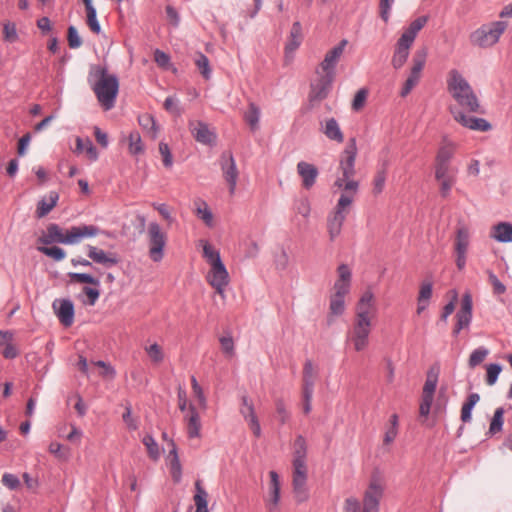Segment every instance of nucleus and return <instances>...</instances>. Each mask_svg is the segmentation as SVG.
<instances>
[{"label": "nucleus", "instance_id": "1", "mask_svg": "<svg viewBox=\"0 0 512 512\" xmlns=\"http://www.w3.org/2000/svg\"><path fill=\"white\" fill-rule=\"evenodd\" d=\"M356 147L354 144L347 146L341 155L338 173L333 187L342 191L336 206L327 218V231L330 241H334L342 231L343 224L354 202L359 183L355 176Z\"/></svg>", "mask_w": 512, "mask_h": 512}, {"label": "nucleus", "instance_id": "2", "mask_svg": "<svg viewBox=\"0 0 512 512\" xmlns=\"http://www.w3.org/2000/svg\"><path fill=\"white\" fill-rule=\"evenodd\" d=\"M447 90L457 105H451L449 111L453 119L461 126L473 130L486 132L491 124L483 118L471 114H482L484 111L473 88L465 77L456 69L447 74Z\"/></svg>", "mask_w": 512, "mask_h": 512}, {"label": "nucleus", "instance_id": "3", "mask_svg": "<svg viewBox=\"0 0 512 512\" xmlns=\"http://www.w3.org/2000/svg\"><path fill=\"white\" fill-rule=\"evenodd\" d=\"M89 82L101 107L105 111L111 110L119 90L117 76L109 73L105 66L94 65L89 72Z\"/></svg>", "mask_w": 512, "mask_h": 512}, {"label": "nucleus", "instance_id": "4", "mask_svg": "<svg viewBox=\"0 0 512 512\" xmlns=\"http://www.w3.org/2000/svg\"><path fill=\"white\" fill-rule=\"evenodd\" d=\"M100 233V228L94 225L72 226L65 232L57 224H50L45 235L39 238V242L45 245L61 243L75 245L85 238L95 237Z\"/></svg>", "mask_w": 512, "mask_h": 512}, {"label": "nucleus", "instance_id": "5", "mask_svg": "<svg viewBox=\"0 0 512 512\" xmlns=\"http://www.w3.org/2000/svg\"><path fill=\"white\" fill-rule=\"evenodd\" d=\"M198 243L203 249V257L210 266L206 281L215 289L217 294L224 297L225 288L228 286L230 278L221 260L220 253L206 240H199Z\"/></svg>", "mask_w": 512, "mask_h": 512}, {"label": "nucleus", "instance_id": "6", "mask_svg": "<svg viewBox=\"0 0 512 512\" xmlns=\"http://www.w3.org/2000/svg\"><path fill=\"white\" fill-rule=\"evenodd\" d=\"M385 491V482L382 478H371L364 492L363 502L350 497L345 500L343 512H379V504Z\"/></svg>", "mask_w": 512, "mask_h": 512}, {"label": "nucleus", "instance_id": "7", "mask_svg": "<svg viewBox=\"0 0 512 512\" xmlns=\"http://www.w3.org/2000/svg\"><path fill=\"white\" fill-rule=\"evenodd\" d=\"M429 17L424 15L413 20L407 28H405L397 40L395 45L394 54L392 57V66L395 69H400L407 61L410 48L412 47L417 34L427 24Z\"/></svg>", "mask_w": 512, "mask_h": 512}, {"label": "nucleus", "instance_id": "8", "mask_svg": "<svg viewBox=\"0 0 512 512\" xmlns=\"http://www.w3.org/2000/svg\"><path fill=\"white\" fill-rule=\"evenodd\" d=\"M506 29L507 23L504 21L484 24L470 34V43L479 48H491L499 42Z\"/></svg>", "mask_w": 512, "mask_h": 512}, {"label": "nucleus", "instance_id": "9", "mask_svg": "<svg viewBox=\"0 0 512 512\" xmlns=\"http://www.w3.org/2000/svg\"><path fill=\"white\" fill-rule=\"evenodd\" d=\"M146 242L149 258L155 263L162 261L167 244V234L157 222L148 224Z\"/></svg>", "mask_w": 512, "mask_h": 512}, {"label": "nucleus", "instance_id": "10", "mask_svg": "<svg viewBox=\"0 0 512 512\" xmlns=\"http://www.w3.org/2000/svg\"><path fill=\"white\" fill-rule=\"evenodd\" d=\"M378 308L374 292L369 287L359 297L355 305V314L353 321L368 323L374 325Z\"/></svg>", "mask_w": 512, "mask_h": 512}, {"label": "nucleus", "instance_id": "11", "mask_svg": "<svg viewBox=\"0 0 512 512\" xmlns=\"http://www.w3.org/2000/svg\"><path fill=\"white\" fill-rule=\"evenodd\" d=\"M372 329V324L352 322L351 329L347 333V342L352 345L355 352L360 353L368 349Z\"/></svg>", "mask_w": 512, "mask_h": 512}, {"label": "nucleus", "instance_id": "12", "mask_svg": "<svg viewBox=\"0 0 512 512\" xmlns=\"http://www.w3.org/2000/svg\"><path fill=\"white\" fill-rule=\"evenodd\" d=\"M308 468L306 461L293 460L292 484L295 498L298 502L307 500Z\"/></svg>", "mask_w": 512, "mask_h": 512}, {"label": "nucleus", "instance_id": "13", "mask_svg": "<svg viewBox=\"0 0 512 512\" xmlns=\"http://www.w3.org/2000/svg\"><path fill=\"white\" fill-rule=\"evenodd\" d=\"M426 58L427 50L425 48L416 51V53L414 54L410 74L400 92V95L402 97H406L412 91V89L418 84L421 77V71L423 70L426 63Z\"/></svg>", "mask_w": 512, "mask_h": 512}, {"label": "nucleus", "instance_id": "14", "mask_svg": "<svg viewBox=\"0 0 512 512\" xmlns=\"http://www.w3.org/2000/svg\"><path fill=\"white\" fill-rule=\"evenodd\" d=\"M222 176L228 185L230 195H234L239 179V170L231 152H224L220 157Z\"/></svg>", "mask_w": 512, "mask_h": 512}, {"label": "nucleus", "instance_id": "15", "mask_svg": "<svg viewBox=\"0 0 512 512\" xmlns=\"http://www.w3.org/2000/svg\"><path fill=\"white\" fill-rule=\"evenodd\" d=\"M470 243V230L465 225H460L456 231L454 241V250L456 254V266L459 270H463L466 265V255Z\"/></svg>", "mask_w": 512, "mask_h": 512}, {"label": "nucleus", "instance_id": "16", "mask_svg": "<svg viewBox=\"0 0 512 512\" xmlns=\"http://www.w3.org/2000/svg\"><path fill=\"white\" fill-rule=\"evenodd\" d=\"M348 41L346 39L341 40L336 46L330 49L320 63L318 71L335 77V67L340 60Z\"/></svg>", "mask_w": 512, "mask_h": 512}, {"label": "nucleus", "instance_id": "17", "mask_svg": "<svg viewBox=\"0 0 512 512\" xmlns=\"http://www.w3.org/2000/svg\"><path fill=\"white\" fill-rule=\"evenodd\" d=\"M352 272L346 264H341L337 268V279L332 287V295L346 297L351 288Z\"/></svg>", "mask_w": 512, "mask_h": 512}, {"label": "nucleus", "instance_id": "18", "mask_svg": "<svg viewBox=\"0 0 512 512\" xmlns=\"http://www.w3.org/2000/svg\"><path fill=\"white\" fill-rule=\"evenodd\" d=\"M318 79L312 85L310 98L312 101H321L327 97L330 92L332 83L335 79L334 76L322 73L317 70Z\"/></svg>", "mask_w": 512, "mask_h": 512}, {"label": "nucleus", "instance_id": "19", "mask_svg": "<svg viewBox=\"0 0 512 512\" xmlns=\"http://www.w3.org/2000/svg\"><path fill=\"white\" fill-rule=\"evenodd\" d=\"M269 477L268 495L265 501L268 512H275L280 501V480L275 471H270Z\"/></svg>", "mask_w": 512, "mask_h": 512}, {"label": "nucleus", "instance_id": "20", "mask_svg": "<svg viewBox=\"0 0 512 512\" xmlns=\"http://www.w3.org/2000/svg\"><path fill=\"white\" fill-rule=\"evenodd\" d=\"M53 308L56 311V315L65 327L72 325L74 320V305L69 299L55 300Z\"/></svg>", "mask_w": 512, "mask_h": 512}, {"label": "nucleus", "instance_id": "21", "mask_svg": "<svg viewBox=\"0 0 512 512\" xmlns=\"http://www.w3.org/2000/svg\"><path fill=\"white\" fill-rule=\"evenodd\" d=\"M186 423L187 435L189 438H199L201 436L200 415L193 404H189L188 412L184 417Z\"/></svg>", "mask_w": 512, "mask_h": 512}, {"label": "nucleus", "instance_id": "22", "mask_svg": "<svg viewBox=\"0 0 512 512\" xmlns=\"http://www.w3.org/2000/svg\"><path fill=\"white\" fill-rule=\"evenodd\" d=\"M190 130L196 141L203 144H211L215 140V134L207 124L201 121H192L189 124Z\"/></svg>", "mask_w": 512, "mask_h": 512}, {"label": "nucleus", "instance_id": "23", "mask_svg": "<svg viewBox=\"0 0 512 512\" xmlns=\"http://www.w3.org/2000/svg\"><path fill=\"white\" fill-rule=\"evenodd\" d=\"M297 172L302 178V185L305 189H310L316 182L318 169L315 165L305 161L297 164Z\"/></svg>", "mask_w": 512, "mask_h": 512}, {"label": "nucleus", "instance_id": "24", "mask_svg": "<svg viewBox=\"0 0 512 512\" xmlns=\"http://www.w3.org/2000/svg\"><path fill=\"white\" fill-rule=\"evenodd\" d=\"M318 375V368L311 360H306L303 366V389L306 390V396L313 393L315 380Z\"/></svg>", "mask_w": 512, "mask_h": 512}, {"label": "nucleus", "instance_id": "25", "mask_svg": "<svg viewBox=\"0 0 512 512\" xmlns=\"http://www.w3.org/2000/svg\"><path fill=\"white\" fill-rule=\"evenodd\" d=\"M88 257L95 263L102 264L105 267H112L117 264L118 260L113 254H107L104 250L95 246L88 245Z\"/></svg>", "mask_w": 512, "mask_h": 512}, {"label": "nucleus", "instance_id": "26", "mask_svg": "<svg viewBox=\"0 0 512 512\" xmlns=\"http://www.w3.org/2000/svg\"><path fill=\"white\" fill-rule=\"evenodd\" d=\"M490 237L501 243L512 242V224L500 222L494 225L491 228Z\"/></svg>", "mask_w": 512, "mask_h": 512}, {"label": "nucleus", "instance_id": "27", "mask_svg": "<svg viewBox=\"0 0 512 512\" xmlns=\"http://www.w3.org/2000/svg\"><path fill=\"white\" fill-rule=\"evenodd\" d=\"M302 39L303 36L301 24L299 22H295L291 27L290 35L285 46L286 56L294 53L298 49L302 42Z\"/></svg>", "mask_w": 512, "mask_h": 512}, {"label": "nucleus", "instance_id": "28", "mask_svg": "<svg viewBox=\"0 0 512 512\" xmlns=\"http://www.w3.org/2000/svg\"><path fill=\"white\" fill-rule=\"evenodd\" d=\"M456 149L457 145L454 142L444 138L438 148L435 162L450 164V160L453 158Z\"/></svg>", "mask_w": 512, "mask_h": 512}, {"label": "nucleus", "instance_id": "29", "mask_svg": "<svg viewBox=\"0 0 512 512\" xmlns=\"http://www.w3.org/2000/svg\"><path fill=\"white\" fill-rule=\"evenodd\" d=\"M59 194L56 191H50L46 197H43L37 205L36 214L38 218L46 216L57 204Z\"/></svg>", "mask_w": 512, "mask_h": 512}, {"label": "nucleus", "instance_id": "30", "mask_svg": "<svg viewBox=\"0 0 512 512\" xmlns=\"http://www.w3.org/2000/svg\"><path fill=\"white\" fill-rule=\"evenodd\" d=\"M345 311V297L336 296L330 294L329 297V313L327 316V322L331 325L334 322V318L341 316Z\"/></svg>", "mask_w": 512, "mask_h": 512}, {"label": "nucleus", "instance_id": "31", "mask_svg": "<svg viewBox=\"0 0 512 512\" xmlns=\"http://www.w3.org/2000/svg\"><path fill=\"white\" fill-rule=\"evenodd\" d=\"M194 213L201 219L208 227H212L214 224V216L210 210L206 201L202 199H196L194 201Z\"/></svg>", "mask_w": 512, "mask_h": 512}, {"label": "nucleus", "instance_id": "32", "mask_svg": "<svg viewBox=\"0 0 512 512\" xmlns=\"http://www.w3.org/2000/svg\"><path fill=\"white\" fill-rule=\"evenodd\" d=\"M169 445L171 449L167 455V461L173 478L178 481L181 476V464L177 453V447L173 440H169Z\"/></svg>", "mask_w": 512, "mask_h": 512}, {"label": "nucleus", "instance_id": "33", "mask_svg": "<svg viewBox=\"0 0 512 512\" xmlns=\"http://www.w3.org/2000/svg\"><path fill=\"white\" fill-rule=\"evenodd\" d=\"M323 133L327 138L338 143H342L344 140L340 126L334 118H329L325 121Z\"/></svg>", "mask_w": 512, "mask_h": 512}, {"label": "nucleus", "instance_id": "34", "mask_svg": "<svg viewBox=\"0 0 512 512\" xmlns=\"http://www.w3.org/2000/svg\"><path fill=\"white\" fill-rule=\"evenodd\" d=\"M439 374H440L439 365L436 364V365H433L432 367H430V369L427 372L426 380H425L422 391L435 394Z\"/></svg>", "mask_w": 512, "mask_h": 512}, {"label": "nucleus", "instance_id": "35", "mask_svg": "<svg viewBox=\"0 0 512 512\" xmlns=\"http://www.w3.org/2000/svg\"><path fill=\"white\" fill-rule=\"evenodd\" d=\"M76 151L85 152L91 161H96V159L98 158L97 150L89 138L82 139L80 137H77Z\"/></svg>", "mask_w": 512, "mask_h": 512}, {"label": "nucleus", "instance_id": "36", "mask_svg": "<svg viewBox=\"0 0 512 512\" xmlns=\"http://www.w3.org/2000/svg\"><path fill=\"white\" fill-rule=\"evenodd\" d=\"M139 125L150 138L154 139L157 134V127L154 118L150 114H142L138 118Z\"/></svg>", "mask_w": 512, "mask_h": 512}, {"label": "nucleus", "instance_id": "37", "mask_svg": "<svg viewBox=\"0 0 512 512\" xmlns=\"http://www.w3.org/2000/svg\"><path fill=\"white\" fill-rule=\"evenodd\" d=\"M260 119V109L254 103H250L248 109L244 114V120L250 126L251 130L258 129V123Z\"/></svg>", "mask_w": 512, "mask_h": 512}, {"label": "nucleus", "instance_id": "38", "mask_svg": "<svg viewBox=\"0 0 512 512\" xmlns=\"http://www.w3.org/2000/svg\"><path fill=\"white\" fill-rule=\"evenodd\" d=\"M144 350H145L147 356L149 357L150 361L153 364L158 365L163 362L164 352H163L162 347L160 345H158L157 343L146 345L144 347Z\"/></svg>", "mask_w": 512, "mask_h": 512}, {"label": "nucleus", "instance_id": "39", "mask_svg": "<svg viewBox=\"0 0 512 512\" xmlns=\"http://www.w3.org/2000/svg\"><path fill=\"white\" fill-rule=\"evenodd\" d=\"M197 493L194 496V502L196 505L195 512H208L207 508V492L200 486V483H196Z\"/></svg>", "mask_w": 512, "mask_h": 512}, {"label": "nucleus", "instance_id": "40", "mask_svg": "<svg viewBox=\"0 0 512 512\" xmlns=\"http://www.w3.org/2000/svg\"><path fill=\"white\" fill-rule=\"evenodd\" d=\"M19 39L16 24L14 22H5L3 24V40L7 43H15Z\"/></svg>", "mask_w": 512, "mask_h": 512}, {"label": "nucleus", "instance_id": "41", "mask_svg": "<svg viewBox=\"0 0 512 512\" xmlns=\"http://www.w3.org/2000/svg\"><path fill=\"white\" fill-rule=\"evenodd\" d=\"M488 354H489V350L487 348L479 347V348L475 349L470 354V357L468 359L469 367L473 369L476 366H478L479 364H481L485 360V358L488 356Z\"/></svg>", "mask_w": 512, "mask_h": 512}, {"label": "nucleus", "instance_id": "42", "mask_svg": "<svg viewBox=\"0 0 512 512\" xmlns=\"http://www.w3.org/2000/svg\"><path fill=\"white\" fill-rule=\"evenodd\" d=\"M504 423V409L499 407L495 410L493 418L490 423L489 432L495 434L501 431Z\"/></svg>", "mask_w": 512, "mask_h": 512}, {"label": "nucleus", "instance_id": "43", "mask_svg": "<svg viewBox=\"0 0 512 512\" xmlns=\"http://www.w3.org/2000/svg\"><path fill=\"white\" fill-rule=\"evenodd\" d=\"M38 251L48 257L53 258L55 261H61L66 256L64 249H62L58 246H52V247L40 246V247H38Z\"/></svg>", "mask_w": 512, "mask_h": 512}, {"label": "nucleus", "instance_id": "44", "mask_svg": "<svg viewBox=\"0 0 512 512\" xmlns=\"http://www.w3.org/2000/svg\"><path fill=\"white\" fill-rule=\"evenodd\" d=\"M221 350L226 356V358L231 359L235 355V345L234 340L231 336H221L219 338Z\"/></svg>", "mask_w": 512, "mask_h": 512}, {"label": "nucleus", "instance_id": "45", "mask_svg": "<svg viewBox=\"0 0 512 512\" xmlns=\"http://www.w3.org/2000/svg\"><path fill=\"white\" fill-rule=\"evenodd\" d=\"M85 7H86V12H87L88 26L90 27L91 31H93L96 34H99L101 31V27L97 20L95 7L92 4L87 5Z\"/></svg>", "mask_w": 512, "mask_h": 512}, {"label": "nucleus", "instance_id": "46", "mask_svg": "<svg viewBox=\"0 0 512 512\" xmlns=\"http://www.w3.org/2000/svg\"><path fill=\"white\" fill-rule=\"evenodd\" d=\"M306 441L302 436H298L294 442L293 460L306 461Z\"/></svg>", "mask_w": 512, "mask_h": 512}, {"label": "nucleus", "instance_id": "47", "mask_svg": "<svg viewBox=\"0 0 512 512\" xmlns=\"http://www.w3.org/2000/svg\"><path fill=\"white\" fill-rule=\"evenodd\" d=\"M68 276L72 282L93 284L95 286L100 285V281L98 279L87 273L70 272L68 273Z\"/></svg>", "mask_w": 512, "mask_h": 512}, {"label": "nucleus", "instance_id": "48", "mask_svg": "<svg viewBox=\"0 0 512 512\" xmlns=\"http://www.w3.org/2000/svg\"><path fill=\"white\" fill-rule=\"evenodd\" d=\"M143 444L145 445L148 455L153 460H157L160 457V450L155 440L147 435L143 438Z\"/></svg>", "mask_w": 512, "mask_h": 512}, {"label": "nucleus", "instance_id": "49", "mask_svg": "<svg viewBox=\"0 0 512 512\" xmlns=\"http://www.w3.org/2000/svg\"><path fill=\"white\" fill-rule=\"evenodd\" d=\"M191 386L195 398L198 400V404L201 408L205 409L207 406V400L204 395L202 387L197 382L194 376L191 377Z\"/></svg>", "mask_w": 512, "mask_h": 512}, {"label": "nucleus", "instance_id": "50", "mask_svg": "<svg viewBox=\"0 0 512 512\" xmlns=\"http://www.w3.org/2000/svg\"><path fill=\"white\" fill-rule=\"evenodd\" d=\"M195 64L198 67L200 73L203 75V77L205 79H209L210 74H211V69H210L208 58L204 54L199 53L195 60Z\"/></svg>", "mask_w": 512, "mask_h": 512}, {"label": "nucleus", "instance_id": "51", "mask_svg": "<svg viewBox=\"0 0 512 512\" xmlns=\"http://www.w3.org/2000/svg\"><path fill=\"white\" fill-rule=\"evenodd\" d=\"M457 323L454 333L458 334L462 329L467 328L471 322L472 313L458 311L456 314Z\"/></svg>", "mask_w": 512, "mask_h": 512}, {"label": "nucleus", "instance_id": "52", "mask_svg": "<svg viewBox=\"0 0 512 512\" xmlns=\"http://www.w3.org/2000/svg\"><path fill=\"white\" fill-rule=\"evenodd\" d=\"M276 416L278 420L284 424L290 418V412L288 411L283 399H277L275 401Z\"/></svg>", "mask_w": 512, "mask_h": 512}, {"label": "nucleus", "instance_id": "53", "mask_svg": "<svg viewBox=\"0 0 512 512\" xmlns=\"http://www.w3.org/2000/svg\"><path fill=\"white\" fill-rule=\"evenodd\" d=\"M449 177H455L454 173H452L450 164L435 162V178L442 179Z\"/></svg>", "mask_w": 512, "mask_h": 512}, {"label": "nucleus", "instance_id": "54", "mask_svg": "<svg viewBox=\"0 0 512 512\" xmlns=\"http://www.w3.org/2000/svg\"><path fill=\"white\" fill-rule=\"evenodd\" d=\"M386 181V171L385 169L379 170L373 179V193L375 195L380 194L385 186Z\"/></svg>", "mask_w": 512, "mask_h": 512}, {"label": "nucleus", "instance_id": "55", "mask_svg": "<svg viewBox=\"0 0 512 512\" xmlns=\"http://www.w3.org/2000/svg\"><path fill=\"white\" fill-rule=\"evenodd\" d=\"M486 370V383L492 386L496 383L502 368L499 364H490L486 367Z\"/></svg>", "mask_w": 512, "mask_h": 512}, {"label": "nucleus", "instance_id": "56", "mask_svg": "<svg viewBox=\"0 0 512 512\" xmlns=\"http://www.w3.org/2000/svg\"><path fill=\"white\" fill-rule=\"evenodd\" d=\"M67 40L71 49H77L82 45V39L78 34L76 27L72 25L68 27Z\"/></svg>", "mask_w": 512, "mask_h": 512}, {"label": "nucleus", "instance_id": "57", "mask_svg": "<svg viewBox=\"0 0 512 512\" xmlns=\"http://www.w3.org/2000/svg\"><path fill=\"white\" fill-rule=\"evenodd\" d=\"M488 281L493 288V293L495 295H502L506 292L505 285L498 279V277L492 272L487 271Z\"/></svg>", "mask_w": 512, "mask_h": 512}, {"label": "nucleus", "instance_id": "58", "mask_svg": "<svg viewBox=\"0 0 512 512\" xmlns=\"http://www.w3.org/2000/svg\"><path fill=\"white\" fill-rule=\"evenodd\" d=\"M154 60L157 63V65L162 69L169 70L173 68L170 62L169 55L161 50H156L154 52Z\"/></svg>", "mask_w": 512, "mask_h": 512}, {"label": "nucleus", "instance_id": "59", "mask_svg": "<svg viewBox=\"0 0 512 512\" xmlns=\"http://www.w3.org/2000/svg\"><path fill=\"white\" fill-rule=\"evenodd\" d=\"M1 482L10 490H17L21 486L19 478L12 473H4L2 475Z\"/></svg>", "mask_w": 512, "mask_h": 512}, {"label": "nucleus", "instance_id": "60", "mask_svg": "<svg viewBox=\"0 0 512 512\" xmlns=\"http://www.w3.org/2000/svg\"><path fill=\"white\" fill-rule=\"evenodd\" d=\"M159 153L162 157V163L166 168H171L173 165V159L170 152V149L166 143L159 144Z\"/></svg>", "mask_w": 512, "mask_h": 512}, {"label": "nucleus", "instance_id": "61", "mask_svg": "<svg viewBox=\"0 0 512 512\" xmlns=\"http://www.w3.org/2000/svg\"><path fill=\"white\" fill-rule=\"evenodd\" d=\"M450 293H451V301L444 306L443 312L441 315V319L443 321H446L447 318L453 313V311L455 310V305H456L457 299H458L457 291L452 290Z\"/></svg>", "mask_w": 512, "mask_h": 512}, {"label": "nucleus", "instance_id": "62", "mask_svg": "<svg viewBox=\"0 0 512 512\" xmlns=\"http://www.w3.org/2000/svg\"><path fill=\"white\" fill-rule=\"evenodd\" d=\"M244 419L247 422L253 434L256 437H259L261 435V427L255 411L251 413L249 416H245Z\"/></svg>", "mask_w": 512, "mask_h": 512}, {"label": "nucleus", "instance_id": "63", "mask_svg": "<svg viewBox=\"0 0 512 512\" xmlns=\"http://www.w3.org/2000/svg\"><path fill=\"white\" fill-rule=\"evenodd\" d=\"M153 207L155 210L158 211V213L161 215V217L168 222V224H171L174 221V218L172 216V211L166 204H153Z\"/></svg>", "mask_w": 512, "mask_h": 512}, {"label": "nucleus", "instance_id": "64", "mask_svg": "<svg viewBox=\"0 0 512 512\" xmlns=\"http://www.w3.org/2000/svg\"><path fill=\"white\" fill-rule=\"evenodd\" d=\"M432 296V284L430 282H424L421 284L419 296H418V302H428L429 299Z\"/></svg>", "mask_w": 512, "mask_h": 512}]
</instances>
